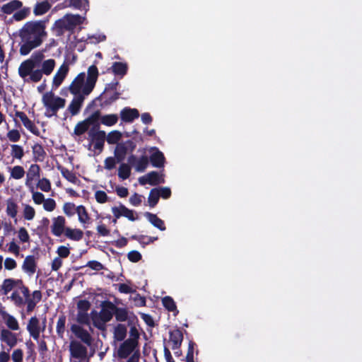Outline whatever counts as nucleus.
I'll return each mask as SVG.
<instances>
[{
  "label": "nucleus",
  "mask_w": 362,
  "mask_h": 362,
  "mask_svg": "<svg viewBox=\"0 0 362 362\" xmlns=\"http://www.w3.org/2000/svg\"><path fill=\"white\" fill-rule=\"evenodd\" d=\"M18 238L21 243H28L30 235L24 227H21L18 230Z\"/></svg>",
  "instance_id": "obj_57"
},
{
  "label": "nucleus",
  "mask_w": 362,
  "mask_h": 362,
  "mask_svg": "<svg viewBox=\"0 0 362 362\" xmlns=\"http://www.w3.org/2000/svg\"><path fill=\"white\" fill-rule=\"evenodd\" d=\"M41 293L38 291H35L33 293L32 298L29 295V291L28 292V298L25 299V303H27V310L28 312L32 311L36 303L40 300Z\"/></svg>",
  "instance_id": "obj_30"
},
{
  "label": "nucleus",
  "mask_w": 362,
  "mask_h": 362,
  "mask_svg": "<svg viewBox=\"0 0 362 362\" xmlns=\"http://www.w3.org/2000/svg\"><path fill=\"white\" fill-rule=\"evenodd\" d=\"M29 189L32 194V199L33 202L37 205H40L41 204H43L46 199L44 194L40 192L35 191L34 187L29 188Z\"/></svg>",
  "instance_id": "obj_41"
},
{
  "label": "nucleus",
  "mask_w": 362,
  "mask_h": 362,
  "mask_svg": "<svg viewBox=\"0 0 362 362\" xmlns=\"http://www.w3.org/2000/svg\"><path fill=\"white\" fill-rule=\"evenodd\" d=\"M71 330L76 335V337L81 339L84 343L90 344L91 337L90 334L80 325H73L71 327Z\"/></svg>",
  "instance_id": "obj_22"
},
{
  "label": "nucleus",
  "mask_w": 362,
  "mask_h": 362,
  "mask_svg": "<svg viewBox=\"0 0 362 362\" xmlns=\"http://www.w3.org/2000/svg\"><path fill=\"white\" fill-rule=\"evenodd\" d=\"M51 231L54 236L60 237L64 234L66 227V219L62 216H58L52 219Z\"/></svg>",
  "instance_id": "obj_12"
},
{
  "label": "nucleus",
  "mask_w": 362,
  "mask_h": 362,
  "mask_svg": "<svg viewBox=\"0 0 362 362\" xmlns=\"http://www.w3.org/2000/svg\"><path fill=\"white\" fill-rule=\"evenodd\" d=\"M65 322H66V319H65V317H64V316L59 317V319L57 322V326H56L57 333L59 335V337L61 338L63 337V335L64 333Z\"/></svg>",
  "instance_id": "obj_51"
},
{
  "label": "nucleus",
  "mask_w": 362,
  "mask_h": 362,
  "mask_svg": "<svg viewBox=\"0 0 362 362\" xmlns=\"http://www.w3.org/2000/svg\"><path fill=\"white\" fill-rule=\"evenodd\" d=\"M57 206V204L54 199L52 198H47L45 199V202L43 203V209L44 210L52 212L53 211Z\"/></svg>",
  "instance_id": "obj_56"
},
{
  "label": "nucleus",
  "mask_w": 362,
  "mask_h": 362,
  "mask_svg": "<svg viewBox=\"0 0 362 362\" xmlns=\"http://www.w3.org/2000/svg\"><path fill=\"white\" fill-rule=\"evenodd\" d=\"M131 173V168L128 164L122 163L118 169V176L122 180L127 179Z\"/></svg>",
  "instance_id": "obj_45"
},
{
  "label": "nucleus",
  "mask_w": 362,
  "mask_h": 362,
  "mask_svg": "<svg viewBox=\"0 0 362 362\" xmlns=\"http://www.w3.org/2000/svg\"><path fill=\"white\" fill-rule=\"evenodd\" d=\"M0 340L2 343L6 344L9 349L16 346L18 341V334L12 331L3 328L0 330Z\"/></svg>",
  "instance_id": "obj_10"
},
{
  "label": "nucleus",
  "mask_w": 362,
  "mask_h": 362,
  "mask_svg": "<svg viewBox=\"0 0 362 362\" xmlns=\"http://www.w3.org/2000/svg\"><path fill=\"white\" fill-rule=\"evenodd\" d=\"M182 341V334L178 329L170 332L169 345L173 349H177Z\"/></svg>",
  "instance_id": "obj_26"
},
{
  "label": "nucleus",
  "mask_w": 362,
  "mask_h": 362,
  "mask_svg": "<svg viewBox=\"0 0 362 362\" xmlns=\"http://www.w3.org/2000/svg\"><path fill=\"white\" fill-rule=\"evenodd\" d=\"M70 352L73 358L78 359L81 361L86 362L87 350L86 348L80 342L72 341L70 343Z\"/></svg>",
  "instance_id": "obj_13"
},
{
  "label": "nucleus",
  "mask_w": 362,
  "mask_h": 362,
  "mask_svg": "<svg viewBox=\"0 0 362 362\" xmlns=\"http://www.w3.org/2000/svg\"><path fill=\"white\" fill-rule=\"evenodd\" d=\"M98 77V70L95 65L89 66L87 75L78 74L69 86V91L75 95L85 98L93 90Z\"/></svg>",
  "instance_id": "obj_3"
},
{
  "label": "nucleus",
  "mask_w": 362,
  "mask_h": 362,
  "mask_svg": "<svg viewBox=\"0 0 362 362\" xmlns=\"http://www.w3.org/2000/svg\"><path fill=\"white\" fill-rule=\"evenodd\" d=\"M22 285V282L20 280H14L13 279H5L1 285V290L4 294H7L14 287H18Z\"/></svg>",
  "instance_id": "obj_32"
},
{
  "label": "nucleus",
  "mask_w": 362,
  "mask_h": 362,
  "mask_svg": "<svg viewBox=\"0 0 362 362\" xmlns=\"http://www.w3.org/2000/svg\"><path fill=\"white\" fill-rule=\"evenodd\" d=\"M45 23L41 21L28 22L20 31L23 44L20 47L21 55L28 54L32 49L39 47L46 37Z\"/></svg>",
  "instance_id": "obj_2"
},
{
  "label": "nucleus",
  "mask_w": 362,
  "mask_h": 362,
  "mask_svg": "<svg viewBox=\"0 0 362 362\" xmlns=\"http://www.w3.org/2000/svg\"><path fill=\"white\" fill-rule=\"evenodd\" d=\"M160 197L158 189L154 188L151 190L148 198V203L151 207H154L158 203Z\"/></svg>",
  "instance_id": "obj_44"
},
{
  "label": "nucleus",
  "mask_w": 362,
  "mask_h": 362,
  "mask_svg": "<svg viewBox=\"0 0 362 362\" xmlns=\"http://www.w3.org/2000/svg\"><path fill=\"white\" fill-rule=\"evenodd\" d=\"M163 306L171 312L177 313L176 309V305L173 299L170 296H165L162 299Z\"/></svg>",
  "instance_id": "obj_47"
},
{
  "label": "nucleus",
  "mask_w": 362,
  "mask_h": 362,
  "mask_svg": "<svg viewBox=\"0 0 362 362\" xmlns=\"http://www.w3.org/2000/svg\"><path fill=\"white\" fill-rule=\"evenodd\" d=\"M42 103L46 110L45 115L50 117L65 107L66 100L56 95L52 91H48L42 95Z\"/></svg>",
  "instance_id": "obj_4"
},
{
  "label": "nucleus",
  "mask_w": 362,
  "mask_h": 362,
  "mask_svg": "<svg viewBox=\"0 0 362 362\" xmlns=\"http://www.w3.org/2000/svg\"><path fill=\"white\" fill-rule=\"evenodd\" d=\"M69 64L67 62H64L58 68L57 72L53 76L52 82V88L57 89L62 83L69 73Z\"/></svg>",
  "instance_id": "obj_11"
},
{
  "label": "nucleus",
  "mask_w": 362,
  "mask_h": 362,
  "mask_svg": "<svg viewBox=\"0 0 362 362\" xmlns=\"http://www.w3.org/2000/svg\"><path fill=\"white\" fill-rule=\"evenodd\" d=\"M16 117L21 119L24 127L29 130L31 133L35 135L40 134L39 129L34 124V123L27 117L23 112H16Z\"/></svg>",
  "instance_id": "obj_19"
},
{
  "label": "nucleus",
  "mask_w": 362,
  "mask_h": 362,
  "mask_svg": "<svg viewBox=\"0 0 362 362\" xmlns=\"http://www.w3.org/2000/svg\"><path fill=\"white\" fill-rule=\"evenodd\" d=\"M127 64L124 62H115L111 67L112 72L121 78L127 74Z\"/></svg>",
  "instance_id": "obj_34"
},
{
  "label": "nucleus",
  "mask_w": 362,
  "mask_h": 362,
  "mask_svg": "<svg viewBox=\"0 0 362 362\" xmlns=\"http://www.w3.org/2000/svg\"><path fill=\"white\" fill-rule=\"evenodd\" d=\"M11 358L13 362H23V351L20 349H15L11 354Z\"/></svg>",
  "instance_id": "obj_61"
},
{
  "label": "nucleus",
  "mask_w": 362,
  "mask_h": 362,
  "mask_svg": "<svg viewBox=\"0 0 362 362\" xmlns=\"http://www.w3.org/2000/svg\"><path fill=\"white\" fill-rule=\"evenodd\" d=\"M150 160L153 166L156 168L163 167L165 163V157L163 153L156 147H151L150 148Z\"/></svg>",
  "instance_id": "obj_17"
},
{
  "label": "nucleus",
  "mask_w": 362,
  "mask_h": 362,
  "mask_svg": "<svg viewBox=\"0 0 362 362\" xmlns=\"http://www.w3.org/2000/svg\"><path fill=\"white\" fill-rule=\"evenodd\" d=\"M76 214L78 216V222L83 226V228H86L90 223V217L86 208L83 205L77 206V210Z\"/></svg>",
  "instance_id": "obj_24"
},
{
  "label": "nucleus",
  "mask_w": 362,
  "mask_h": 362,
  "mask_svg": "<svg viewBox=\"0 0 362 362\" xmlns=\"http://www.w3.org/2000/svg\"><path fill=\"white\" fill-rule=\"evenodd\" d=\"M64 235L67 238L74 241H79L83 237V233L81 229L71 228L69 227H67Z\"/></svg>",
  "instance_id": "obj_31"
},
{
  "label": "nucleus",
  "mask_w": 362,
  "mask_h": 362,
  "mask_svg": "<svg viewBox=\"0 0 362 362\" xmlns=\"http://www.w3.org/2000/svg\"><path fill=\"white\" fill-rule=\"evenodd\" d=\"M44 327L41 328L40 320L36 317H32L27 325V330L30 336L35 340H38L40 332L44 330Z\"/></svg>",
  "instance_id": "obj_15"
},
{
  "label": "nucleus",
  "mask_w": 362,
  "mask_h": 362,
  "mask_svg": "<svg viewBox=\"0 0 362 362\" xmlns=\"http://www.w3.org/2000/svg\"><path fill=\"white\" fill-rule=\"evenodd\" d=\"M28 288L22 284L17 288L10 298L16 305L22 306L25 303V299L28 298Z\"/></svg>",
  "instance_id": "obj_14"
},
{
  "label": "nucleus",
  "mask_w": 362,
  "mask_h": 362,
  "mask_svg": "<svg viewBox=\"0 0 362 362\" xmlns=\"http://www.w3.org/2000/svg\"><path fill=\"white\" fill-rule=\"evenodd\" d=\"M127 334V329L124 325H119L115 329V338L118 341H122L124 339Z\"/></svg>",
  "instance_id": "obj_49"
},
{
  "label": "nucleus",
  "mask_w": 362,
  "mask_h": 362,
  "mask_svg": "<svg viewBox=\"0 0 362 362\" xmlns=\"http://www.w3.org/2000/svg\"><path fill=\"white\" fill-rule=\"evenodd\" d=\"M126 153V148L124 145L119 144L117 146L115 151V157L117 159V161L119 162L122 160L124 158Z\"/></svg>",
  "instance_id": "obj_59"
},
{
  "label": "nucleus",
  "mask_w": 362,
  "mask_h": 362,
  "mask_svg": "<svg viewBox=\"0 0 362 362\" xmlns=\"http://www.w3.org/2000/svg\"><path fill=\"white\" fill-rule=\"evenodd\" d=\"M84 98H85L82 96L76 95V97L72 100L68 107V110L70 111L72 115H75L79 112Z\"/></svg>",
  "instance_id": "obj_29"
},
{
  "label": "nucleus",
  "mask_w": 362,
  "mask_h": 362,
  "mask_svg": "<svg viewBox=\"0 0 362 362\" xmlns=\"http://www.w3.org/2000/svg\"><path fill=\"white\" fill-rule=\"evenodd\" d=\"M10 155L13 160H21L25 155L23 147L18 144H11L10 146Z\"/></svg>",
  "instance_id": "obj_33"
},
{
  "label": "nucleus",
  "mask_w": 362,
  "mask_h": 362,
  "mask_svg": "<svg viewBox=\"0 0 362 362\" xmlns=\"http://www.w3.org/2000/svg\"><path fill=\"white\" fill-rule=\"evenodd\" d=\"M88 127L89 125L88 124V123L86 122V120H83L82 122H78L75 126L74 133L76 135H81L87 131Z\"/></svg>",
  "instance_id": "obj_52"
},
{
  "label": "nucleus",
  "mask_w": 362,
  "mask_h": 362,
  "mask_svg": "<svg viewBox=\"0 0 362 362\" xmlns=\"http://www.w3.org/2000/svg\"><path fill=\"white\" fill-rule=\"evenodd\" d=\"M120 115L123 121L132 122L139 117V114L136 109L124 108L121 111Z\"/></svg>",
  "instance_id": "obj_28"
},
{
  "label": "nucleus",
  "mask_w": 362,
  "mask_h": 362,
  "mask_svg": "<svg viewBox=\"0 0 362 362\" xmlns=\"http://www.w3.org/2000/svg\"><path fill=\"white\" fill-rule=\"evenodd\" d=\"M128 161L134 167L137 172H144L148 165V159L146 156L139 158H136L134 156H131Z\"/></svg>",
  "instance_id": "obj_18"
},
{
  "label": "nucleus",
  "mask_w": 362,
  "mask_h": 362,
  "mask_svg": "<svg viewBox=\"0 0 362 362\" xmlns=\"http://www.w3.org/2000/svg\"><path fill=\"white\" fill-rule=\"evenodd\" d=\"M37 187L40 190L48 192L51 190V182L48 179L43 177L38 180Z\"/></svg>",
  "instance_id": "obj_50"
},
{
  "label": "nucleus",
  "mask_w": 362,
  "mask_h": 362,
  "mask_svg": "<svg viewBox=\"0 0 362 362\" xmlns=\"http://www.w3.org/2000/svg\"><path fill=\"white\" fill-rule=\"evenodd\" d=\"M90 304L88 300H81L77 303L78 313L76 320L81 324H88L89 322V316L88 311L90 309Z\"/></svg>",
  "instance_id": "obj_9"
},
{
  "label": "nucleus",
  "mask_w": 362,
  "mask_h": 362,
  "mask_svg": "<svg viewBox=\"0 0 362 362\" xmlns=\"http://www.w3.org/2000/svg\"><path fill=\"white\" fill-rule=\"evenodd\" d=\"M51 7L47 1H42L36 4L34 13L35 15H42L45 13Z\"/></svg>",
  "instance_id": "obj_46"
},
{
  "label": "nucleus",
  "mask_w": 362,
  "mask_h": 362,
  "mask_svg": "<svg viewBox=\"0 0 362 362\" xmlns=\"http://www.w3.org/2000/svg\"><path fill=\"white\" fill-rule=\"evenodd\" d=\"M69 5L79 10H88L89 4L88 0H69Z\"/></svg>",
  "instance_id": "obj_42"
},
{
  "label": "nucleus",
  "mask_w": 362,
  "mask_h": 362,
  "mask_svg": "<svg viewBox=\"0 0 362 362\" xmlns=\"http://www.w3.org/2000/svg\"><path fill=\"white\" fill-rule=\"evenodd\" d=\"M62 210L66 216L71 217L76 214L77 206L72 202H66L63 204Z\"/></svg>",
  "instance_id": "obj_43"
},
{
  "label": "nucleus",
  "mask_w": 362,
  "mask_h": 362,
  "mask_svg": "<svg viewBox=\"0 0 362 362\" xmlns=\"http://www.w3.org/2000/svg\"><path fill=\"white\" fill-rule=\"evenodd\" d=\"M129 202L132 206H137L142 202V196L135 193L130 197Z\"/></svg>",
  "instance_id": "obj_64"
},
{
  "label": "nucleus",
  "mask_w": 362,
  "mask_h": 362,
  "mask_svg": "<svg viewBox=\"0 0 362 362\" xmlns=\"http://www.w3.org/2000/svg\"><path fill=\"white\" fill-rule=\"evenodd\" d=\"M23 218L27 221H32L35 216V209L27 204H23Z\"/></svg>",
  "instance_id": "obj_39"
},
{
  "label": "nucleus",
  "mask_w": 362,
  "mask_h": 362,
  "mask_svg": "<svg viewBox=\"0 0 362 362\" xmlns=\"http://www.w3.org/2000/svg\"><path fill=\"white\" fill-rule=\"evenodd\" d=\"M122 137V134L119 131H112L105 137L110 144L117 143Z\"/></svg>",
  "instance_id": "obj_48"
},
{
  "label": "nucleus",
  "mask_w": 362,
  "mask_h": 362,
  "mask_svg": "<svg viewBox=\"0 0 362 362\" xmlns=\"http://www.w3.org/2000/svg\"><path fill=\"white\" fill-rule=\"evenodd\" d=\"M18 212V206L16 202L12 199L9 198L6 199V215L13 218L16 220V217Z\"/></svg>",
  "instance_id": "obj_25"
},
{
  "label": "nucleus",
  "mask_w": 362,
  "mask_h": 362,
  "mask_svg": "<svg viewBox=\"0 0 362 362\" xmlns=\"http://www.w3.org/2000/svg\"><path fill=\"white\" fill-rule=\"evenodd\" d=\"M44 58L43 52L37 51L20 64L18 72L24 82L37 83L42 78L44 74L49 76L52 73L56 66L55 60H44Z\"/></svg>",
  "instance_id": "obj_1"
},
{
  "label": "nucleus",
  "mask_w": 362,
  "mask_h": 362,
  "mask_svg": "<svg viewBox=\"0 0 362 362\" xmlns=\"http://www.w3.org/2000/svg\"><path fill=\"white\" fill-rule=\"evenodd\" d=\"M139 182L142 185H157L165 182L164 175L158 173L156 171H152L144 176L139 178Z\"/></svg>",
  "instance_id": "obj_8"
},
{
  "label": "nucleus",
  "mask_w": 362,
  "mask_h": 362,
  "mask_svg": "<svg viewBox=\"0 0 362 362\" xmlns=\"http://www.w3.org/2000/svg\"><path fill=\"white\" fill-rule=\"evenodd\" d=\"M2 319L6 325L8 329L11 331H18L20 329V325L18 320L13 315L6 313H1Z\"/></svg>",
  "instance_id": "obj_20"
},
{
  "label": "nucleus",
  "mask_w": 362,
  "mask_h": 362,
  "mask_svg": "<svg viewBox=\"0 0 362 362\" xmlns=\"http://www.w3.org/2000/svg\"><path fill=\"white\" fill-rule=\"evenodd\" d=\"M10 177L14 180H20L25 175L24 168L21 165H15L9 169Z\"/></svg>",
  "instance_id": "obj_38"
},
{
  "label": "nucleus",
  "mask_w": 362,
  "mask_h": 362,
  "mask_svg": "<svg viewBox=\"0 0 362 362\" xmlns=\"http://www.w3.org/2000/svg\"><path fill=\"white\" fill-rule=\"evenodd\" d=\"M123 211L124 212L122 216L127 218L129 220L134 221L138 218L134 211L131 209H129L126 206H124Z\"/></svg>",
  "instance_id": "obj_63"
},
{
  "label": "nucleus",
  "mask_w": 362,
  "mask_h": 362,
  "mask_svg": "<svg viewBox=\"0 0 362 362\" xmlns=\"http://www.w3.org/2000/svg\"><path fill=\"white\" fill-rule=\"evenodd\" d=\"M8 252L12 253L16 256H18L20 253V247L19 245L14 241L12 240L7 245Z\"/></svg>",
  "instance_id": "obj_60"
},
{
  "label": "nucleus",
  "mask_w": 362,
  "mask_h": 362,
  "mask_svg": "<svg viewBox=\"0 0 362 362\" xmlns=\"http://www.w3.org/2000/svg\"><path fill=\"white\" fill-rule=\"evenodd\" d=\"M84 21L85 17L81 16L79 15L68 14L60 19L57 22V24L62 28L71 30L76 25L83 23Z\"/></svg>",
  "instance_id": "obj_7"
},
{
  "label": "nucleus",
  "mask_w": 362,
  "mask_h": 362,
  "mask_svg": "<svg viewBox=\"0 0 362 362\" xmlns=\"http://www.w3.org/2000/svg\"><path fill=\"white\" fill-rule=\"evenodd\" d=\"M144 216L156 228L160 230H165V226L163 220L158 218L156 214L150 212H146Z\"/></svg>",
  "instance_id": "obj_27"
},
{
  "label": "nucleus",
  "mask_w": 362,
  "mask_h": 362,
  "mask_svg": "<svg viewBox=\"0 0 362 362\" xmlns=\"http://www.w3.org/2000/svg\"><path fill=\"white\" fill-rule=\"evenodd\" d=\"M40 168L37 164H32L26 173L25 185L28 188L33 187V182L40 179Z\"/></svg>",
  "instance_id": "obj_16"
},
{
  "label": "nucleus",
  "mask_w": 362,
  "mask_h": 362,
  "mask_svg": "<svg viewBox=\"0 0 362 362\" xmlns=\"http://www.w3.org/2000/svg\"><path fill=\"white\" fill-rule=\"evenodd\" d=\"M22 6V3L18 0L11 1L1 7V11L6 14H11L14 11L20 8Z\"/></svg>",
  "instance_id": "obj_35"
},
{
  "label": "nucleus",
  "mask_w": 362,
  "mask_h": 362,
  "mask_svg": "<svg viewBox=\"0 0 362 362\" xmlns=\"http://www.w3.org/2000/svg\"><path fill=\"white\" fill-rule=\"evenodd\" d=\"M22 269L28 276H33L36 271V259L34 256H27L23 263Z\"/></svg>",
  "instance_id": "obj_21"
},
{
  "label": "nucleus",
  "mask_w": 362,
  "mask_h": 362,
  "mask_svg": "<svg viewBox=\"0 0 362 362\" xmlns=\"http://www.w3.org/2000/svg\"><path fill=\"white\" fill-rule=\"evenodd\" d=\"M115 315L117 320L124 322L129 319L131 322L134 320V316L129 315L125 309L115 308Z\"/></svg>",
  "instance_id": "obj_37"
},
{
  "label": "nucleus",
  "mask_w": 362,
  "mask_h": 362,
  "mask_svg": "<svg viewBox=\"0 0 362 362\" xmlns=\"http://www.w3.org/2000/svg\"><path fill=\"white\" fill-rule=\"evenodd\" d=\"M106 134L104 131H90L88 132L89 144L88 150L94 151L95 154H99L103 151Z\"/></svg>",
  "instance_id": "obj_6"
},
{
  "label": "nucleus",
  "mask_w": 362,
  "mask_h": 362,
  "mask_svg": "<svg viewBox=\"0 0 362 362\" xmlns=\"http://www.w3.org/2000/svg\"><path fill=\"white\" fill-rule=\"evenodd\" d=\"M33 151L36 160L42 161L43 160L45 151L40 145H35L33 147Z\"/></svg>",
  "instance_id": "obj_54"
},
{
  "label": "nucleus",
  "mask_w": 362,
  "mask_h": 362,
  "mask_svg": "<svg viewBox=\"0 0 362 362\" xmlns=\"http://www.w3.org/2000/svg\"><path fill=\"white\" fill-rule=\"evenodd\" d=\"M124 206H125L122 204H119L112 207L111 211L115 216V219L113 220L114 223H116L117 219L122 216L124 212L123 209H124Z\"/></svg>",
  "instance_id": "obj_55"
},
{
  "label": "nucleus",
  "mask_w": 362,
  "mask_h": 362,
  "mask_svg": "<svg viewBox=\"0 0 362 362\" xmlns=\"http://www.w3.org/2000/svg\"><path fill=\"white\" fill-rule=\"evenodd\" d=\"M86 267L96 272L100 271L104 269L103 265L100 262L95 260L89 261L86 264Z\"/></svg>",
  "instance_id": "obj_62"
},
{
  "label": "nucleus",
  "mask_w": 362,
  "mask_h": 362,
  "mask_svg": "<svg viewBox=\"0 0 362 362\" xmlns=\"http://www.w3.org/2000/svg\"><path fill=\"white\" fill-rule=\"evenodd\" d=\"M137 346L136 342H134L133 340H126L119 347L118 354L122 358H126L129 356Z\"/></svg>",
  "instance_id": "obj_23"
},
{
  "label": "nucleus",
  "mask_w": 362,
  "mask_h": 362,
  "mask_svg": "<svg viewBox=\"0 0 362 362\" xmlns=\"http://www.w3.org/2000/svg\"><path fill=\"white\" fill-rule=\"evenodd\" d=\"M115 306L107 303L103 305V308L98 316L93 318L94 325L100 329H105V325L109 322L115 314Z\"/></svg>",
  "instance_id": "obj_5"
},
{
  "label": "nucleus",
  "mask_w": 362,
  "mask_h": 362,
  "mask_svg": "<svg viewBox=\"0 0 362 362\" xmlns=\"http://www.w3.org/2000/svg\"><path fill=\"white\" fill-rule=\"evenodd\" d=\"M8 140L11 142H18L21 139V133L18 129H10L6 134Z\"/></svg>",
  "instance_id": "obj_53"
},
{
  "label": "nucleus",
  "mask_w": 362,
  "mask_h": 362,
  "mask_svg": "<svg viewBox=\"0 0 362 362\" xmlns=\"http://www.w3.org/2000/svg\"><path fill=\"white\" fill-rule=\"evenodd\" d=\"M58 170L60 171L62 176L69 182L75 185L79 182L78 179L73 172L62 166H58Z\"/></svg>",
  "instance_id": "obj_36"
},
{
  "label": "nucleus",
  "mask_w": 362,
  "mask_h": 362,
  "mask_svg": "<svg viewBox=\"0 0 362 362\" xmlns=\"http://www.w3.org/2000/svg\"><path fill=\"white\" fill-rule=\"evenodd\" d=\"M95 199L97 201V202L100 204H104L108 202V197L107 194L102 190H97L95 192Z\"/></svg>",
  "instance_id": "obj_58"
},
{
  "label": "nucleus",
  "mask_w": 362,
  "mask_h": 362,
  "mask_svg": "<svg viewBox=\"0 0 362 362\" xmlns=\"http://www.w3.org/2000/svg\"><path fill=\"white\" fill-rule=\"evenodd\" d=\"M118 117L115 114H110L101 116V123L105 126L111 127L117 122Z\"/></svg>",
  "instance_id": "obj_40"
}]
</instances>
